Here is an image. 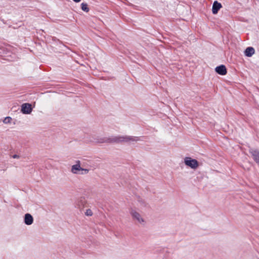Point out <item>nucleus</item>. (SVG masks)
Segmentation results:
<instances>
[{
	"instance_id": "obj_3",
	"label": "nucleus",
	"mask_w": 259,
	"mask_h": 259,
	"mask_svg": "<svg viewBox=\"0 0 259 259\" xmlns=\"http://www.w3.org/2000/svg\"><path fill=\"white\" fill-rule=\"evenodd\" d=\"M81 168L80 161L77 160L75 162V164L71 166V171L74 174L79 175Z\"/></svg>"
},
{
	"instance_id": "obj_14",
	"label": "nucleus",
	"mask_w": 259,
	"mask_h": 259,
	"mask_svg": "<svg viewBox=\"0 0 259 259\" xmlns=\"http://www.w3.org/2000/svg\"><path fill=\"white\" fill-rule=\"evenodd\" d=\"M89 172V169L87 168H83L81 167L79 172V175H86Z\"/></svg>"
},
{
	"instance_id": "obj_17",
	"label": "nucleus",
	"mask_w": 259,
	"mask_h": 259,
	"mask_svg": "<svg viewBox=\"0 0 259 259\" xmlns=\"http://www.w3.org/2000/svg\"><path fill=\"white\" fill-rule=\"evenodd\" d=\"M12 157L13 158H20V156L18 155H17V154H14L13 155V156H12Z\"/></svg>"
},
{
	"instance_id": "obj_1",
	"label": "nucleus",
	"mask_w": 259,
	"mask_h": 259,
	"mask_svg": "<svg viewBox=\"0 0 259 259\" xmlns=\"http://www.w3.org/2000/svg\"><path fill=\"white\" fill-rule=\"evenodd\" d=\"M129 136H117L106 139H102L99 143H128Z\"/></svg>"
},
{
	"instance_id": "obj_15",
	"label": "nucleus",
	"mask_w": 259,
	"mask_h": 259,
	"mask_svg": "<svg viewBox=\"0 0 259 259\" xmlns=\"http://www.w3.org/2000/svg\"><path fill=\"white\" fill-rule=\"evenodd\" d=\"M85 214L87 216H92L93 215V212L91 209H88L86 210L85 212Z\"/></svg>"
},
{
	"instance_id": "obj_11",
	"label": "nucleus",
	"mask_w": 259,
	"mask_h": 259,
	"mask_svg": "<svg viewBox=\"0 0 259 259\" xmlns=\"http://www.w3.org/2000/svg\"><path fill=\"white\" fill-rule=\"evenodd\" d=\"M255 51L252 47H248L245 51V55L247 57H251L254 54Z\"/></svg>"
},
{
	"instance_id": "obj_2",
	"label": "nucleus",
	"mask_w": 259,
	"mask_h": 259,
	"mask_svg": "<svg viewBox=\"0 0 259 259\" xmlns=\"http://www.w3.org/2000/svg\"><path fill=\"white\" fill-rule=\"evenodd\" d=\"M184 162L186 165L193 169H196L198 166V161L190 157H186L185 158Z\"/></svg>"
},
{
	"instance_id": "obj_5",
	"label": "nucleus",
	"mask_w": 259,
	"mask_h": 259,
	"mask_svg": "<svg viewBox=\"0 0 259 259\" xmlns=\"http://www.w3.org/2000/svg\"><path fill=\"white\" fill-rule=\"evenodd\" d=\"M131 214L132 215L133 218L136 220L138 222L141 223L144 222V220L141 218V215L135 210H131Z\"/></svg>"
},
{
	"instance_id": "obj_6",
	"label": "nucleus",
	"mask_w": 259,
	"mask_h": 259,
	"mask_svg": "<svg viewBox=\"0 0 259 259\" xmlns=\"http://www.w3.org/2000/svg\"><path fill=\"white\" fill-rule=\"evenodd\" d=\"M249 152L254 161L259 165V151L253 149H251Z\"/></svg>"
},
{
	"instance_id": "obj_7",
	"label": "nucleus",
	"mask_w": 259,
	"mask_h": 259,
	"mask_svg": "<svg viewBox=\"0 0 259 259\" xmlns=\"http://www.w3.org/2000/svg\"><path fill=\"white\" fill-rule=\"evenodd\" d=\"M24 223L27 225H31L33 222V218L30 213H26L24 215Z\"/></svg>"
},
{
	"instance_id": "obj_9",
	"label": "nucleus",
	"mask_w": 259,
	"mask_h": 259,
	"mask_svg": "<svg viewBox=\"0 0 259 259\" xmlns=\"http://www.w3.org/2000/svg\"><path fill=\"white\" fill-rule=\"evenodd\" d=\"M222 8V5L221 3H218L217 1H215L212 6V12L213 14L218 13L219 10Z\"/></svg>"
},
{
	"instance_id": "obj_16",
	"label": "nucleus",
	"mask_w": 259,
	"mask_h": 259,
	"mask_svg": "<svg viewBox=\"0 0 259 259\" xmlns=\"http://www.w3.org/2000/svg\"><path fill=\"white\" fill-rule=\"evenodd\" d=\"M11 120H12L11 117H6L4 119V120H3V122L5 123H10L11 122Z\"/></svg>"
},
{
	"instance_id": "obj_10",
	"label": "nucleus",
	"mask_w": 259,
	"mask_h": 259,
	"mask_svg": "<svg viewBox=\"0 0 259 259\" xmlns=\"http://www.w3.org/2000/svg\"><path fill=\"white\" fill-rule=\"evenodd\" d=\"M86 203L85 200L84 198H80L76 203V206L79 209H82L84 207Z\"/></svg>"
},
{
	"instance_id": "obj_13",
	"label": "nucleus",
	"mask_w": 259,
	"mask_h": 259,
	"mask_svg": "<svg viewBox=\"0 0 259 259\" xmlns=\"http://www.w3.org/2000/svg\"><path fill=\"white\" fill-rule=\"evenodd\" d=\"M81 9L82 11L88 12L89 11V9L88 7V5L85 3H82L81 4Z\"/></svg>"
},
{
	"instance_id": "obj_18",
	"label": "nucleus",
	"mask_w": 259,
	"mask_h": 259,
	"mask_svg": "<svg viewBox=\"0 0 259 259\" xmlns=\"http://www.w3.org/2000/svg\"><path fill=\"white\" fill-rule=\"evenodd\" d=\"M73 1L76 3H78L80 1V0H73Z\"/></svg>"
},
{
	"instance_id": "obj_4",
	"label": "nucleus",
	"mask_w": 259,
	"mask_h": 259,
	"mask_svg": "<svg viewBox=\"0 0 259 259\" xmlns=\"http://www.w3.org/2000/svg\"><path fill=\"white\" fill-rule=\"evenodd\" d=\"M32 110L31 105L29 103H23L21 105V112L23 114H30Z\"/></svg>"
},
{
	"instance_id": "obj_8",
	"label": "nucleus",
	"mask_w": 259,
	"mask_h": 259,
	"mask_svg": "<svg viewBox=\"0 0 259 259\" xmlns=\"http://www.w3.org/2000/svg\"><path fill=\"white\" fill-rule=\"evenodd\" d=\"M215 70V71L220 75H224L227 73L226 67L223 65L217 67Z\"/></svg>"
},
{
	"instance_id": "obj_12",
	"label": "nucleus",
	"mask_w": 259,
	"mask_h": 259,
	"mask_svg": "<svg viewBox=\"0 0 259 259\" xmlns=\"http://www.w3.org/2000/svg\"><path fill=\"white\" fill-rule=\"evenodd\" d=\"M129 142L128 143H131L133 142H137L138 141H142L141 139V138L139 137H135V136H129Z\"/></svg>"
}]
</instances>
